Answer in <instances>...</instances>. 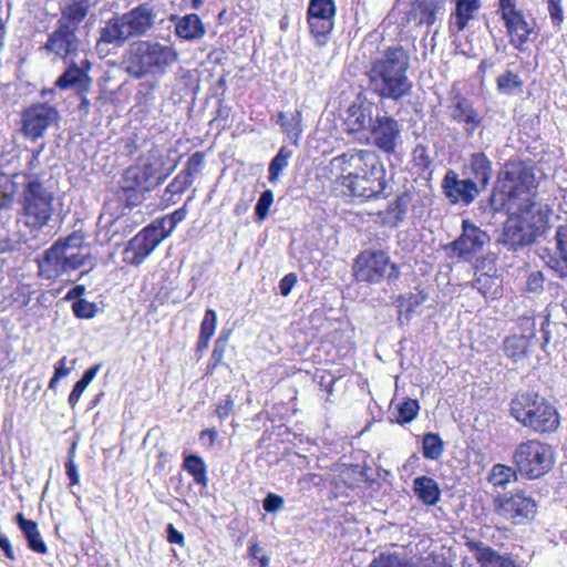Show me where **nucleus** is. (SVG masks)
I'll use <instances>...</instances> for the list:
<instances>
[{"label":"nucleus","instance_id":"1","mask_svg":"<svg viewBox=\"0 0 567 567\" xmlns=\"http://www.w3.org/2000/svg\"><path fill=\"white\" fill-rule=\"evenodd\" d=\"M342 175V186L362 199L378 198L386 188L385 167L379 156L368 150H351L333 158Z\"/></svg>","mask_w":567,"mask_h":567},{"label":"nucleus","instance_id":"2","mask_svg":"<svg viewBox=\"0 0 567 567\" xmlns=\"http://www.w3.org/2000/svg\"><path fill=\"white\" fill-rule=\"evenodd\" d=\"M409 68L410 55L403 47L386 48L370 63L367 72L370 91L382 100L400 101L409 96L413 87Z\"/></svg>","mask_w":567,"mask_h":567},{"label":"nucleus","instance_id":"3","mask_svg":"<svg viewBox=\"0 0 567 567\" xmlns=\"http://www.w3.org/2000/svg\"><path fill=\"white\" fill-rule=\"evenodd\" d=\"M100 2L101 0H68L61 7V16L42 50L62 60L78 55L82 47L78 37L79 25Z\"/></svg>","mask_w":567,"mask_h":567},{"label":"nucleus","instance_id":"4","mask_svg":"<svg viewBox=\"0 0 567 567\" xmlns=\"http://www.w3.org/2000/svg\"><path fill=\"white\" fill-rule=\"evenodd\" d=\"M155 8L144 2L130 11L114 16L100 29L96 48L100 52L106 51L104 47L112 44L123 47L131 38L145 35L155 24Z\"/></svg>","mask_w":567,"mask_h":567},{"label":"nucleus","instance_id":"5","mask_svg":"<svg viewBox=\"0 0 567 567\" xmlns=\"http://www.w3.org/2000/svg\"><path fill=\"white\" fill-rule=\"evenodd\" d=\"M91 259V248L84 243V236L74 231L64 239H59L41 258H38L39 275L48 280L76 270Z\"/></svg>","mask_w":567,"mask_h":567},{"label":"nucleus","instance_id":"6","mask_svg":"<svg viewBox=\"0 0 567 567\" xmlns=\"http://www.w3.org/2000/svg\"><path fill=\"white\" fill-rule=\"evenodd\" d=\"M178 58L176 50L154 41H137L131 44L124 59L125 71L135 79L147 75L162 76Z\"/></svg>","mask_w":567,"mask_h":567},{"label":"nucleus","instance_id":"7","mask_svg":"<svg viewBox=\"0 0 567 567\" xmlns=\"http://www.w3.org/2000/svg\"><path fill=\"white\" fill-rule=\"evenodd\" d=\"M516 213L504 224L498 243L507 250L519 251L532 246L542 234L543 215L538 205L527 199V204L514 206Z\"/></svg>","mask_w":567,"mask_h":567},{"label":"nucleus","instance_id":"8","mask_svg":"<svg viewBox=\"0 0 567 567\" xmlns=\"http://www.w3.org/2000/svg\"><path fill=\"white\" fill-rule=\"evenodd\" d=\"M53 215V193L38 176H29L21 194L19 223L30 229L33 238L48 225Z\"/></svg>","mask_w":567,"mask_h":567},{"label":"nucleus","instance_id":"9","mask_svg":"<svg viewBox=\"0 0 567 567\" xmlns=\"http://www.w3.org/2000/svg\"><path fill=\"white\" fill-rule=\"evenodd\" d=\"M511 414L538 433L554 432L560 423L556 408L537 393L516 394L511 402Z\"/></svg>","mask_w":567,"mask_h":567},{"label":"nucleus","instance_id":"10","mask_svg":"<svg viewBox=\"0 0 567 567\" xmlns=\"http://www.w3.org/2000/svg\"><path fill=\"white\" fill-rule=\"evenodd\" d=\"M177 163L165 167L163 157L150 158L141 166L128 167L122 178L121 187L127 202L135 206L142 202L144 194L159 186L176 168Z\"/></svg>","mask_w":567,"mask_h":567},{"label":"nucleus","instance_id":"11","mask_svg":"<svg viewBox=\"0 0 567 567\" xmlns=\"http://www.w3.org/2000/svg\"><path fill=\"white\" fill-rule=\"evenodd\" d=\"M512 462L520 476L536 480L551 470L555 454L549 444L533 439L516 445Z\"/></svg>","mask_w":567,"mask_h":567},{"label":"nucleus","instance_id":"12","mask_svg":"<svg viewBox=\"0 0 567 567\" xmlns=\"http://www.w3.org/2000/svg\"><path fill=\"white\" fill-rule=\"evenodd\" d=\"M354 276L358 281L377 284L383 279H398L400 269L391 262L390 256L382 250L362 251L353 265Z\"/></svg>","mask_w":567,"mask_h":567},{"label":"nucleus","instance_id":"13","mask_svg":"<svg viewBox=\"0 0 567 567\" xmlns=\"http://www.w3.org/2000/svg\"><path fill=\"white\" fill-rule=\"evenodd\" d=\"M505 179L511 183L507 194L509 208L533 200L532 190L536 188V176L532 165L525 162H509L505 165Z\"/></svg>","mask_w":567,"mask_h":567},{"label":"nucleus","instance_id":"14","mask_svg":"<svg viewBox=\"0 0 567 567\" xmlns=\"http://www.w3.org/2000/svg\"><path fill=\"white\" fill-rule=\"evenodd\" d=\"M494 504L496 513L514 525L530 522L537 513L536 502L523 491L499 495Z\"/></svg>","mask_w":567,"mask_h":567},{"label":"nucleus","instance_id":"15","mask_svg":"<svg viewBox=\"0 0 567 567\" xmlns=\"http://www.w3.org/2000/svg\"><path fill=\"white\" fill-rule=\"evenodd\" d=\"M59 121L60 114L55 106L34 103L21 113V133L25 138L35 142L44 137L47 131Z\"/></svg>","mask_w":567,"mask_h":567},{"label":"nucleus","instance_id":"16","mask_svg":"<svg viewBox=\"0 0 567 567\" xmlns=\"http://www.w3.org/2000/svg\"><path fill=\"white\" fill-rule=\"evenodd\" d=\"M446 0H413L401 18L400 25L406 31L430 28L445 14Z\"/></svg>","mask_w":567,"mask_h":567},{"label":"nucleus","instance_id":"17","mask_svg":"<svg viewBox=\"0 0 567 567\" xmlns=\"http://www.w3.org/2000/svg\"><path fill=\"white\" fill-rule=\"evenodd\" d=\"M498 10L511 37V43L523 51L524 44L528 42L529 35L534 32L533 21L527 20L524 13L517 9L515 0H499Z\"/></svg>","mask_w":567,"mask_h":567},{"label":"nucleus","instance_id":"18","mask_svg":"<svg viewBox=\"0 0 567 567\" xmlns=\"http://www.w3.org/2000/svg\"><path fill=\"white\" fill-rule=\"evenodd\" d=\"M336 4L333 0H310L307 20L310 32L319 47L327 44L334 25Z\"/></svg>","mask_w":567,"mask_h":567},{"label":"nucleus","instance_id":"19","mask_svg":"<svg viewBox=\"0 0 567 567\" xmlns=\"http://www.w3.org/2000/svg\"><path fill=\"white\" fill-rule=\"evenodd\" d=\"M165 238L166 234H162L153 223L130 240L125 249V260L134 266L143 264Z\"/></svg>","mask_w":567,"mask_h":567},{"label":"nucleus","instance_id":"20","mask_svg":"<svg viewBox=\"0 0 567 567\" xmlns=\"http://www.w3.org/2000/svg\"><path fill=\"white\" fill-rule=\"evenodd\" d=\"M441 187L445 197L453 205H470L481 193L473 181L466 179L465 177L460 178L458 174L453 169L446 172L442 179Z\"/></svg>","mask_w":567,"mask_h":567},{"label":"nucleus","instance_id":"21","mask_svg":"<svg viewBox=\"0 0 567 567\" xmlns=\"http://www.w3.org/2000/svg\"><path fill=\"white\" fill-rule=\"evenodd\" d=\"M374 145L386 154H392L396 148V141L401 134L399 122L392 116L375 115V121L370 130Z\"/></svg>","mask_w":567,"mask_h":567},{"label":"nucleus","instance_id":"22","mask_svg":"<svg viewBox=\"0 0 567 567\" xmlns=\"http://www.w3.org/2000/svg\"><path fill=\"white\" fill-rule=\"evenodd\" d=\"M374 103L357 99L346 111L344 125L349 133L370 132L374 121Z\"/></svg>","mask_w":567,"mask_h":567},{"label":"nucleus","instance_id":"23","mask_svg":"<svg viewBox=\"0 0 567 567\" xmlns=\"http://www.w3.org/2000/svg\"><path fill=\"white\" fill-rule=\"evenodd\" d=\"M488 240L489 236L485 231L468 221H463L462 235L450 246L458 256L464 257L481 251Z\"/></svg>","mask_w":567,"mask_h":567},{"label":"nucleus","instance_id":"24","mask_svg":"<svg viewBox=\"0 0 567 567\" xmlns=\"http://www.w3.org/2000/svg\"><path fill=\"white\" fill-rule=\"evenodd\" d=\"M449 109L452 120L463 123L464 131L468 136H472L482 123L478 112L473 107L471 101L464 96H455Z\"/></svg>","mask_w":567,"mask_h":567},{"label":"nucleus","instance_id":"25","mask_svg":"<svg viewBox=\"0 0 567 567\" xmlns=\"http://www.w3.org/2000/svg\"><path fill=\"white\" fill-rule=\"evenodd\" d=\"M463 176L473 181L481 192L485 190L492 176L491 161L484 153L472 154L463 167Z\"/></svg>","mask_w":567,"mask_h":567},{"label":"nucleus","instance_id":"26","mask_svg":"<svg viewBox=\"0 0 567 567\" xmlns=\"http://www.w3.org/2000/svg\"><path fill=\"white\" fill-rule=\"evenodd\" d=\"M549 326V317L546 315L529 312L523 315L518 318V327L522 331L520 336L527 338L530 337L532 340H538L537 332L542 333V348H544L550 339V331L548 330Z\"/></svg>","mask_w":567,"mask_h":567},{"label":"nucleus","instance_id":"27","mask_svg":"<svg viewBox=\"0 0 567 567\" xmlns=\"http://www.w3.org/2000/svg\"><path fill=\"white\" fill-rule=\"evenodd\" d=\"M538 340L520 334L508 336L503 341V351L513 362L526 361L538 346Z\"/></svg>","mask_w":567,"mask_h":567},{"label":"nucleus","instance_id":"28","mask_svg":"<svg viewBox=\"0 0 567 567\" xmlns=\"http://www.w3.org/2000/svg\"><path fill=\"white\" fill-rule=\"evenodd\" d=\"M175 21V34L186 41L202 39L206 34V28L196 13L185 14L183 17H172Z\"/></svg>","mask_w":567,"mask_h":567},{"label":"nucleus","instance_id":"29","mask_svg":"<svg viewBox=\"0 0 567 567\" xmlns=\"http://www.w3.org/2000/svg\"><path fill=\"white\" fill-rule=\"evenodd\" d=\"M411 199L412 197L409 193H402L388 205L385 212H379L378 215L382 224L388 227H399L405 218Z\"/></svg>","mask_w":567,"mask_h":567},{"label":"nucleus","instance_id":"30","mask_svg":"<svg viewBox=\"0 0 567 567\" xmlns=\"http://www.w3.org/2000/svg\"><path fill=\"white\" fill-rule=\"evenodd\" d=\"M277 123L280 125L284 134L289 138V141L297 146L303 131L301 111L295 110L292 112H279Z\"/></svg>","mask_w":567,"mask_h":567},{"label":"nucleus","instance_id":"31","mask_svg":"<svg viewBox=\"0 0 567 567\" xmlns=\"http://www.w3.org/2000/svg\"><path fill=\"white\" fill-rule=\"evenodd\" d=\"M371 567H449L446 564L434 558H417L415 560L403 561L396 555H381L375 558Z\"/></svg>","mask_w":567,"mask_h":567},{"label":"nucleus","instance_id":"32","mask_svg":"<svg viewBox=\"0 0 567 567\" xmlns=\"http://www.w3.org/2000/svg\"><path fill=\"white\" fill-rule=\"evenodd\" d=\"M475 550L481 567H519L511 557L503 556L482 543L475 545Z\"/></svg>","mask_w":567,"mask_h":567},{"label":"nucleus","instance_id":"33","mask_svg":"<svg viewBox=\"0 0 567 567\" xmlns=\"http://www.w3.org/2000/svg\"><path fill=\"white\" fill-rule=\"evenodd\" d=\"M105 223L102 227L105 231V241H114L115 245H120L121 241L133 231V228L128 224V219L125 217H116L114 219L105 220V216H100V225Z\"/></svg>","mask_w":567,"mask_h":567},{"label":"nucleus","instance_id":"34","mask_svg":"<svg viewBox=\"0 0 567 567\" xmlns=\"http://www.w3.org/2000/svg\"><path fill=\"white\" fill-rule=\"evenodd\" d=\"M413 491L417 498L425 505L432 506L440 501L441 491L437 483L432 477H416L413 482Z\"/></svg>","mask_w":567,"mask_h":567},{"label":"nucleus","instance_id":"35","mask_svg":"<svg viewBox=\"0 0 567 567\" xmlns=\"http://www.w3.org/2000/svg\"><path fill=\"white\" fill-rule=\"evenodd\" d=\"M480 9V0H456L455 12L451 16L450 25L462 31Z\"/></svg>","mask_w":567,"mask_h":567},{"label":"nucleus","instance_id":"36","mask_svg":"<svg viewBox=\"0 0 567 567\" xmlns=\"http://www.w3.org/2000/svg\"><path fill=\"white\" fill-rule=\"evenodd\" d=\"M17 520L28 540L29 548L38 554H47L48 547L41 538L37 523L24 518L22 514L17 515Z\"/></svg>","mask_w":567,"mask_h":567},{"label":"nucleus","instance_id":"37","mask_svg":"<svg viewBox=\"0 0 567 567\" xmlns=\"http://www.w3.org/2000/svg\"><path fill=\"white\" fill-rule=\"evenodd\" d=\"M471 285L483 297L495 299L501 291L502 279L498 276L482 272L475 276Z\"/></svg>","mask_w":567,"mask_h":567},{"label":"nucleus","instance_id":"38","mask_svg":"<svg viewBox=\"0 0 567 567\" xmlns=\"http://www.w3.org/2000/svg\"><path fill=\"white\" fill-rule=\"evenodd\" d=\"M89 80L85 72L78 66L75 63H72L56 80L55 85L62 90L74 87V86H83Z\"/></svg>","mask_w":567,"mask_h":567},{"label":"nucleus","instance_id":"39","mask_svg":"<svg viewBox=\"0 0 567 567\" xmlns=\"http://www.w3.org/2000/svg\"><path fill=\"white\" fill-rule=\"evenodd\" d=\"M444 451V443L439 434L426 433L422 440V453L427 460H439Z\"/></svg>","mask_w":567,"mask_h":567},{"label":"nucleus","instance_id":"40","mask_svg":"<svg viewBox=\"0 0 567 567\" xmlns=\"http://www.w3.org/2000/svg\"><path fill=\"white\" fill-rule=\"evenodd\" d=\"M519 474L516 467L504 464H495L491 471L489 482L494 486L505 487L509 482L517 481Z\"/></svg>","mask_w":567,"mask_h":567},{"label":"nucleus","instance_id":"41","mask_svg":"<svg viewBox=\"0 0 567 567\" xmlns=\"http://www.w3.org/2000/svg\"><path fill=\"white\" fill-rule=\"evenodd\" d=\"M184 468L193 476L195 483L207 485L206 465L198 455H188L184 460Z\"/></svg>","mask_w":567,"mask_h":567},{"label":"nucleus","instance_id":"42","mask_svg":"<svg viewBox=\"0 0 567 567\" xmlns=\"http://www.w3.org/2000/svg\"><path fill=\"white\" fill-rule=\"evenodd\" d=\"M292 152L286 146L279 148L276 156L270 161L268 179L271 183L278 181L280 173L288 166Z\"/></svg>","mask_w":567,"mask_h":567},{"label":"nucleus","instance_id":"43","mask_svg":"<svg viewBox=\"0 0 567 567\" xmlns=\"http://www.w3.org/2000/svg\"><path fill=\"white\" fill-rule=\"evenodd\" d=\"M396 410V422L405 424L412 422L417 416L420 405L416 400L408 399L404 402L399 403Z\"/></svg>","mask_w":567,"mask_h":567},{"label":"nucleus","instance_id":"44","mask_svg":"<svg viewBox=\"0 0 567 567\" xmlns=\"http://www.w3.org/2000/svg\"><path fill=\"white\" fill-rule=\"evenodd\" d=\"M557 249L561 257L559 272L561 277L567 276V224L559 226L556 231Z\"/></svg>","mask_w":567,"mask_h":567},{"label":"nucleus","instance_id":"45","mask_svg":"<svg viewBox=\"0 0 567 567\" xmlns=\"http://www.w3.org/2000/svg\"><path fill=\"white\" fill-rule=\"evenodd\" d=\"M186 217V210L184 208L176 209L173 214L165 216L158 221L157 228L161 229L162 234H166V238L173 233L176 226L184 220Z\"/></svg>","mask_w":567,"mask_h":567},{"label":"nucleus","instance_id":"46","mask_svg":"<svg viewBox=\"0 0 567 567\" xmlns=\"http://www.w3.org/2000/svg\"><path fill=\"white\" fill-rule=\"evenodd\" d=\"M520 86L522 81L519 76L509 70L497 79V89L503 94H512L515 89H519Z\"/></svg>","mask_w":567,"mask_h":567},{"label":"nucleus","instance_id":"47","mask_svg":"<svg viewBox=\"0 0 567 567\" xmlns=\"http://www.w3.org/2000/svg\"><path fill=\"white\" fill-rule=\"evenodd\" d=\"M217 316L213 309H208L205 312L204 319L200 324L202 342H209L210 338L216 330Z\"/></svg>","mask_w":567,"mask_h":567},{"label":"nucleus","instance_id":"48","mask_svg":"<svg viewBox=\"0 0 567 567\" xmlns=\"http://www.w3.org/2000/svg\"><path fill=\"white\" fill-rule=\"evenodd\" d=\"M194 182L183 172L177 174L174 179L167 185L165 193L174 195L183 194Z\"/></svg>","mask_w":567,"mask_h":567},{"label":"nucleus","instance_id":"49","mask_svg":"<svg viewBox=\"0 0 567 567\" xmlns=\"http://www.w3.org/2000/svg\"><path fill=\"white\" fill-rule=\"evenodd\" d=\"M205 162V155L203 152H196L192 154L182 171L185 175H187L194 182L195 176L200 173L202 167Z\"/></svg>","mask_w":567,"mask_h":567},{"label":"nucleus","instance_id":"50","mask_svg":"<svg viewBox=\"0 0 567 567\" xmlns=\"http://www.w3.org/2000/svg\"><path fill=\"white\" fill-rule=\"evenodd\" d=\"M72 309L74 315L81 319H91L97 311L96 305L85 299L74 301Z\"/></svg>","mask_w":567,"mask_h":567},{"label":"nucleus","instance_id":"51","mask_svg":"<svg viewBox=\"0 0 567 567\" xmlns=\"http://www.w3.org/2000/svg\"><path fill=\"white\" fill-rule=\"evenodd\" d=\"M274 202V193L269 189L261 193L256 207H255V214L258 220H264L267 215L269 207L271 206Z\"/></svg>","mask_w":567,"mask_h":567},{"label":"nucleus","instance_id":"52","mask_svg":"<svg viewBox=\"0 0 567 567\" xmlns=\"http://www.w3.org/2000/svg\"><path fill=\"white\" fill-rule=\"evenodd\" d=\"M284 498L274 493H269L262 502L264 509L268 513L281 511L284 508Z\"/></svg>","mask_w":567,"mask_h":567},{"label":"nucleus","instance_id":"53","mask_svg":"<svg viewBox=\"0 0 567 567\" xmlns=\"http://www.w3.org/2000/svg\"><path fill=\"white\" fill-rule=\"evenodd\" d=\"M544 288V276L540 271H533L526 280V290L538 293Z\"/></svg>","mask_w":567,"mask_h":567},{"label":"nucleus","instance_id":"54","mask_svg":"<svg viewBox=\"0 0 567 567\" xmlns=\"http://www.w3.org/2000/svg\"><path fill=\"white\" fill-rule=\"evenodd\" d=\"M65 467H66V475L70 480V486H74V485L79 484L80 475H79L78 466L75 465V463L73 461V450L70 451L69 460L65 464Z\"/></svg>","mask_w":567,"mask_h":567},{"label":"nucleus","instance_id":"55","mask_svg":"<svg viewBox=\"0 0 567 567\" xmlns=\"http://www.w3.org/2000/svg\"><path fill=\"white\" fill-rule=\"evenodd\" d=\"M298 278H297V275L295 272H289L280 281H279V289H280V293L284 296V297H287L293 286L296 285Z\"/></svg>","mask_w":567,"mask_h":567},{"label":"nucleus","instance_id":"56","mask_svg":"<svg viewBox=\"0 0 567 567\" xmlns=\"http://www.w3.org/2000/svg\"><path fill=\"white\" fill-rule=\"evenodd\" d=\"M226 344H227V339L223 338V337H219L215 341V347H214V350L212 353V360L214 361V365H217L218 363L221 362L224 354H225Z\"/></svg>","mask_w":567,"mask_h":567},{"label":"nucleus","instance_id":"57","mask_svg":"<svg viewBox=\"0 0 567 567\" xmlns=\"http://www.w3.org/2000/svg\"><path fill=\"white\" fill-rule=\"evenodd\" d=\"M548 11L554 24L559 25L563 21L560 0H548Z\"/></svg>","mask_w":567,"mask_h":567},{"label":"nucleus","instance_id":"58","mask_svg":"<svg viewBox=\"0 0 567 567\" xmlns=\"http://www.w3.org/2000/svg\"><path fill=\"white\" fill-rule=\"evenodd\" d=\"M86 388H87V385L84 384V382H81L80 380L74 384V386L69 395V399H68L69 404L72 408H74L78 404L82 393L85 391Z\"/></svg>","mask_w":567,"mask_h":567},{"label":"nucleus","instance_id":"59","mask_svg":"<svg viewBox=\"0 0 567 567\" xmlns=\"http://www.w3.org/2000/svg\"><path fill=\"white\" fill-rule=\"evenodd\" d=\"M234 409V401L228 396L224 402H220L217 405L216 413L219 419H225L229 416Z\"/></svg>","mask_w":567,"mask_h":567},{"label":"nucleus","instance_id":"60","mask_svg":"<svg viewBox=\"0 0 567 567\" xmlns=\"http://www.w3.org/2000/svg\"><path fill=\"white\" fill-rule=\"evenodd\" d=\"M167 540L171 544H184V535L179 533L172 524L167 525Z\"/></svg>","mask_w":567,"mask_h":567},{"label":"nucleus","instance_id":"61","mask_svg":"<svg viewBox=\"0 0 567 567\" xmlns=\"http://www.w3.org/2000/svg\"><path fill=\"white\" fill-rule=\"evenodd\" d=\"M101 363L94 364L93 367L89 368L80 379L81 382H84V384L89 385L92 380L96 377L97 372L101 369Z\"/></svg>","mask_w":567,"mask_h":567},{"label":"nucleus","instance_id":"62","mask_svg":"<svg viewBox=\"0 0 567 567\" xmlns=\"http://www.w3.org/2000/svg\"><path fill=\"white\" fill-rule=\"evenodd\" d=\"M0 548L9 559H16V555L9 539L2 534H0Z\"/></svg>","mask_w":567,"mask_h":567},{"label":"nucleus","instance_id":"63","mask_svg":"<svg viewBox=\"0 0 567 567\" xmlns=\"http://www.w3.org/2000/svg\"><path fill=\"white\" fill-rule=\"evenodd\" d=\"M66 364V358L63 357L59 360V362L55 365L54 373L58 374V377H66L70 374L71 370L65 367Z\"/></svg>","mask_w":567,"mask_h":567},{"label":"nucleus","instance_id":"64","mask_svg":"<svg viewBox=\"0 0 567 567\" xmlns=\"http://www.w3.org/2000/svg\"><path fill=\"white\" fill-rule=\"evenodd\" d=\"M85 292V287L78 285L73 287L65 296L66 300L81 299L80 297Z\"/></svg>","mask_w":567,"mask_h":567}]
</instances>
